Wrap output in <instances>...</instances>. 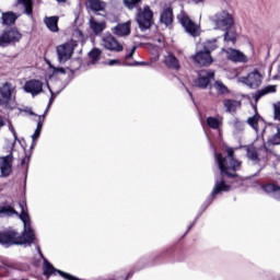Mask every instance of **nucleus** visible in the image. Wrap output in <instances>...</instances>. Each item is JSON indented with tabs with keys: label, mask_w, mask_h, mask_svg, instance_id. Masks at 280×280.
<instances>
[{
	"label": "nucleus",
	"mask_w": 280,
	"mask_h": 280,
	"mask_svg": "<svg viewBox=\"0 0 280 280\" xmlns=\"http://www.w3.org/2000/svg\"><path fill=\"white\" fill-rule=\"evenodd\" d=\"M228 156H223L222 153H215V160L219 165V170L222 176H228V178H237L240 176L237 173L242 167V162L235 159V151L233 148L226 149Z\"/></svg>",
	"instance_id": "f257e3e1"
},
{
	"label": "nucleus",
	"mask_w": 280,
	"mask_h": 280,
	"mask_svg": "<svg viewBox=\"0 0 280 280\" xmlns=\"http://www.w3.org/2000/svg\"><path fill=\"white\" fill-rule=\"evenodd\" d=\"M153 19L154 12H152L150 5H145L143 9H138L136 22L138 23V27L141 30V32H145V30H150V27L154 25Z\"/></svg>",
	"instance_id": "f03ea898"
},
{
	"label": "nucleus",
	"mask_w": 280,
	"mask_h": 280,
	"mask_svg": "<svg viewBox=\"0 0 280 280\" xmlns=\"http://www.w3.org/2000/svg\"><path fill=\"white\" fill-rule=\"evenodd\" d=\"M213 23L217 30H221L222 32H228L235 25V19L229 11H221L213 16Z\"/></svg>",
	"instance_id": "7ed1b4c3"
},
{
	"label": "nucleus",
	"mask_w": 280,
	"mask_h": 280,
	"mask_svg": "<svg viewBox=\"0 0 280 280\" xmlns=\"http://www.w3.org/2000/svg\"><path fill=\"white\" fill-rule=\"evenodd\" d=\"M21 38H23V34L16 27L7 28L0 34V47L16 45V43H21Z\"/></svg>",
	"instance_id": "20e7f679"
},
{
	"label": "nucleus",
	"mask_w": 280,
	"mask_h": 280,
	"mask_svg": "<svg viewBox=\"0 0 280 280\" xmlns=\"http://www.w3.org/2000/svg\"><path fill=\"white\" fill-rule=\"evenodd\" d=\"M75 47H78V44L73 40L57 46V56L61 65L73 58Z\"/></svg>",
	"instance_id": "39448f33"
},
{
	"label": "nucleus",
	"mask_w": 280,
	"mask_h": 280,
	"mask_svg": "<svg viewBox=\"0 0 280 280\" xmlns=\"http://www.w3.org/2000/svg\"><path fill=\"white\" fill-rule=\"evenodd\" d=\"M177 19L180 25L184 27V30H186L187 34H189L194 38H196L197 36H200V32H199L200 26H198V24L191 21V18H189V15L186 12H182L177 16Z\"/></svg>",
	"instance_id": "423d86ee"
},
{
	"label": "nucleus",
	"mask_w": 280,
	"mask_h": 280,
	"mask_svg": "<svg viewBox=\"0 0 280 280\" xmlns=\"http://www.w3.org/2000/svg\"><path fill=\"white\" fill-rule=\"evenodd\" d=\"M16 235L18 231L13 229L0 231V246H4L5 248H10V246H19Z\"/></svg>",
	"instance_id": "0eeeda50"
},
{
	"label": "nucleus",
	"mask_w": 280,
	"mask_h": 280,
	"mask_svg": "<svg viewBox=\"0 0 280 280\" xmlns=\"http://www.w3.org/2000/svg\"><path fill=\"white\" fill-rule=\"evenodd\" d=\"M16 240L18 246H23L25 244H28L31 246V244H34V242H36V234L34 233V229H32V225L24 226L22 233L18 232Z\"/></svg>",
	"instance_id": "6e6552de"
},
{
	"label": "nucleus",
	"mask_w": 280,
	"mask_h": 280,
	"mask_svg": "<svg viewBox=\"0 0 280 280\" xmlns=\"http://www.w3.org/2000/svg\"><path fill=\"white\" fill-rule=\"evenodd\" d=\"M192 60L197 67H210L213 65V57L207 50H199L192 56Z\"/></svg>",
	"instance_id": "1a4fd4ad"
},
{
	"label": "nucleus",
	"mask_w": 280,
	"mask_h": 280,
	"mask_svg": "<svg viewBox=\"0 0 280 280\" xmlns=\"http://www.w3.org/2000/svg\"><path fill=\"white\" fill-rule=\"evenodd\" d=\"M43 81L38 79H32L25 82L24 91L25 93H30L33 97H36V95H40V93H43Z\"/></svg>",
	"instance_id": "9d476101"
},
{
	"label": "nucleus",
	"mask_w": 280,
	"mask_h": 280,
	"mask_svg": "<svg viewBox=\"0 0 280 280\" xmlns=\"http://www.w3.org/2000/svg\"><path fill=\"white\" fill-rule=\"evenodd\" d=\"M211 80H215V72L208 71L206 75L199 74L198 78L194 80V86L197 89H208L211 84Z\"/></svg>",
	"instance_id": "9b49d317"
},
{
	"label": "nucleus",
	"mask_w": 280,
	"mask_h": 280,
	"mask_svg": "<svg viewBox=\"0 0 280 280\" xmlns=\"http://www.w3.org/2000/svg\"><path fill=\"white\" fill-rule=\"evenodd\" d=\"M103 46L109 51H124V46L113 35L103 38Z\"/></svg>",
	"instance_id": "f8f14e48"
},
{
	"label": "nucleus",
	"mask_w": 280,
	"mask_h": 280,
	"mask_svg": "<svg viewBox=\"0 0 280 280\" xmlns=\"http://www.w3.org/2000/svg\"><path fill=\"white\" fill-rule=\"evenodd\" d=\"M160 23L166 27H170L174 24V8L166 7L162 10L160 14Z\"/></svg>",
	"instance_id": "ddd939ff"
},
{
	"label": "nucleus",
	"mask_w": 280,
	"mask_h": 280,
	"mask_svg": "<svg viewBox=\"0 0 280 280\" xmlns=\"http://www.w3.org/2000/svg\"><path fill=\"white\" fill-rule=\"evenodd\" d=\"M225 54L232 62H248V57L237 49L229 48Z\"/></svg>",
	"instance_id": "4468645a"
},
{
	"label": "nucleus",
	"mask_w": 280,
	"mask_h": 280,
	"mask_svg": "<svg viewBox=\"0 0 280 280\" xmlns=\"http://www.w3.org/2000/svg\"><path fill=\"white\" fill-rule=\"evenodd\" d=\"M13 161H14V155L11 150L10 154L2 158V164L0 167L2 176H10V174H12V162Z\"/></svg>",
	"instance_id": "2eb2a0df"
},
{
	"label": "nucleus",
	"mask_w": 280,
	"mask_h": 280,
	"mask_svg": "<svg viewBox=\"0 0 280 280\" xmlns=\"http://www.w3.org/2000/svg\"><path fill=\"white\" fill-rule=\"evenodd\" d=\"M245 84H247V86H250V89H257V86L261 84V73L259 72V70H254L253 72H249L245 79Z\"/></svg>",
	"instance_id": "dca6fc26"
},
{
	"label": "nucleus",
	"mask_w": 280,
	"mask_h": 280,
	"mask_svg": "<svg viewBox=\"0 0 280 280\" xmlns=\"http://www.w3.org/2000/svg\"><path fill=\"white\" fill-rule=\"evenodd\" d=\"M131 25H132L131 21L119 23L114 27V34L116 36H130Z\"/></svg>",
	"instance_id": "f3484780"
},
{
	"label": "nucleus",
	"mask_w": 280,
	"mask_h": 280,
	"mask_svg": "<svg viewBox=\"0 0 280 280\" xmlns=\"http://www.w3.org/2000/svg\"><path fill=\"white\" fill-rule=\"evenodd\" d=\"M163 63L167 69H174L175 71L180 69V61L175 57L174 52H168V55L164 56Z\"/></svg>",
	"instance_id": "a211bd4d"
},
{
	"label": "nucleus",
	"mask_w": 280,
	"mask_h": 280,
	"mask_svg": "<svg viewBox=\"0 0 280 280\" xmlns=\"http://www.w3.org/2000/svg\"><path fill=\"white\" fill-rule=\"evenodd\" d=\"M58 21H60V18H58V15L46 16L44 19L46 27L49 30V32L52 33L60 32V27H58Z\"/></svg>",
	"instance_id": "6ab92c4d"
},
{
	"label": "nucleus",
	"mask_w": 280,
	"mask_h": 280,
	"mask_svg": "<svg viewBox=\"0 0 280 280\" xmlns=\"http://www.w3.org/2000/svg\"><path fill=\"white\" fill-rule=\"evenodd\" d=\"M266 194H272L276 200H280V186L275 183H267L261 186Z\"/></svg>",
	"instance_id": "aec40b11"
},
{
	"label": "nucleus",
	"mask_w": 280,
	"mask_h": 280,
	"mask_svg": "<svg viewBox=\"0 0 280 280\" xmlns=\"http://www.w3.org/2000/svg\"><path fill=\"white\" fill-rule=\"evenodd\" d=\"M222 191H231V185H228L224 179L215 182L211 192V197L215 198L218 194H222Z\"/></svg>",
	"instance_id": "412c9836"
},
{
	"label": "nucleus",
	"mask_w": 280,
	"mask_h": 280,
	"mask_svg": "<svg viewBox=\"0 0 280 280\" xmlns=\"http://www.w3.org/2000/svg\"><path fill=\"white\" fill-rule=\"evenodd\" d=\"M12 93H14V88H12V83L5 82L0 88V95L2 100H7V102H10L12 100Z\"/></svg>",
	"instance_id": "4be33fe9"
},
{
	"label": "nucleus",
	"mask_w": 280,
	"mask_h": 280,
	"mask_svg": "<svg viewBox=\"0 0 280 280\" xmlns=\"http://www.w3.org/2000/svg\"><path fill=\"white\" fill-rule=\"evenodd\" d=\"M270 93H277V85H267L254 93L253 97L255 102H259L260 97H264V95H268Z\"/></svg>",
	"instance_id": "5701e85b"
},
{
	"label": "nucleus",
	"mask_w": 280,
	"mask_h": 280,
	"mask_svg": "<svg viewBox=\"0 0 280 280\" xmlns=\"http://www.w3.org/2000/svg\"><path fill=\"white\" fill-rule=\"evenodd\" d=\"M90 28L96 36L106 30V22H96L95 18L90 19Z\"/></svg>",
	"instance_id": "b1692460"
},
{
	"label": "nucleus",
	"mask_w": 280,
	"mask_h": 280,
	"mask_svg": "<svg viewBox=\"0 0 280 280\" xmlns=\"http://www.w3.org/2000/svg\"><path fill=\"white\" fill-rule=\"evenodd\" d=\"M21 213H20V220H22L24 228L25 226H32V223L30 222V213H27V203L25 201L19 202Z\"/></svg>",
	"instance_id": "393cba45"
},
{
	"label": "nucleus",
	"mask_w": 280,
	"mask_h": 280,
	"mask_svg": "<svg viewBox=\"0 0 280 280\" xmlns=\"http://www.w3.org/2000/svg\"><path fill=\"white\" fill-rule=\"evenodd\" d=\"M2 25H7L10 27V25H14L16 23V20L19 19V15L12 11L3 12L2 13Z\"/></svg>",
	"instance_id": "a878e982"
},
{
	"label": "nucleus",
	"mask_w": 280,
	"mask_h": 280,
	"mask_svg": "<svg viewBox=\"0 0 280 280\" xmlns=\"http://www.w3.org/2000/svg\"><path fill=\"white\" fill-rule=\"evenodd\" d=\"M86 8L92 10V12H104L106 5L101 0H88Z\"/></svg>",
	"instance_id": "bb28decb"
},
{
	"label": "nucleus",
	"mask_w": 280,
	"mask_h": 280,
	"mask_svg": "<svg viewBox=\"0 0 280 280\" xmlns=\"http://www.w3.org/2000/svg\"><path fill=\"white\" fill-rule=\"evenodd\" d=\"M16 5H23L24 12L28 16L34 14V0H16Z\"/></svg>",
	"instance_id": "cd10ccee"
},
{
	"label": "nucleus",
	"mask_w": 280,
	"mask_h": 280,
	"mask_svg": "<svg viewBox=\"0 0 280 280\" xmlns=\"http://www.w3.org/2000/svg\"><path fill=\"white\" fill-rule=\"evenodd\" d=\"M137 49V47H133L130 52L128 55H126L125 59H126V62L125 65L127 67H145V65H148V62L145 61H133V62H130L128 60H130V58H132V56H135V50Z\"/></svg>",
	"instance_id": "c85d7f7f"
},
{
	"label": "nucleus",
	"mask_w": 280,
	"mask_h": 280,
	"mask_svg": "<svg viewBox=\"0 0 280 280\" xmlns=\"http://www.w3.org/2000/svg\"><path fill=\"white\" fill-rule=\"evenodd\" d=\"M210 89H215L218 95H229L231 91L222 81H215Z\"/></svg>",
	"instance_id": "c756f323"
},
{
	"label": "nucleus",
	"mask_w": 280,
	"mask_h": 280,
	"mask_svg": "<svg viewBox=\"0 0 280 280\" xmlns=\"http://www.w3.org/2000/svg\"><path fill=\"white\" fill-rule=\"evenodd\" d=\"M170 257V249H165L153 257L151 266H156V264H163L165 259Z\"/></svg>",
	"instance_id": "7c9ffc66"
},
{
	"label": "nucleus",
	"mask_w": 280,
	"mask_h": 280,
	"mask_svg": "<svg viewBox=\"0 0 280 280\" xmlns=\"http://www.w3.org/2000/svg\"><path fill=\"white\" fill-rule=\"evenodd\" d=\"M89 58L91 60V65H97L102 58V50L100 48H93L89 52Z\"/></svg>",
	"instance_id": "2f4dec72"
},
{
	"label": "nucleus",
	"mask_w": 280,
	"mask_h": 280,
	"mask_svg": "<svg viewBox=\"0 0 280 280\" xmlns=\"http://www.w3.org/2000/svg\"><path fill=\"white\" fill-rule=\"evenodd\" d=\"M238 104H240V102H237L235 100H231V98H225L223 101V105L226 108L228 113H235V110H237Z\"/></svg>",
	"instance_id": "473e14b6"
},
{
	"label": "nucleus",
	"mask_w": 280,
	"mask_h": 280,
	"mask_svg": "<svg viewBox=\"0 0 280 280\" xmlns=\"http://www.w3.org/2000/svg\"><path fill=\"white\" fill-rule=\"evenodd\" d=\"M207 126L209 128H212V130H218L220 128V126H222V120L210 116L207 118Z\"/></svg>",
	"instance_id": "72a5a7b5"
},
{
	"label": "nucleus",
	"mask_w": 280,
	"mask_h": 280,
	"mask_svg": "<svg viewBox=\"0 0 280 280\" xmlns=\"http://www.w3.org/2000/svg\"><path fill=\"white\" fill-rule=\"evenodd\" d=\"M0 215H19V212L12 206L0 207Z\"/></svg>",
	"instance_id": "f704fd0d"
},
{
	"label": "nucleus",
	"mask_w": 280,
	"mask_h": 280,
	"mask_svg": "<svg viewBox=\"0 0 280 280\" xmlns=\"http://www.w3.org/2000/svg\"><path fill=\"white\" fill-rule=\"evenodd\" d=\"M259 119H261V116L256 113L254 116L247 119V124H249L254 130H259Z\"/></svg>",
	"instance_id": "c9c22d12"
},
{
	"label": "nucleus",
	"mask_w": 280,
	"mask_h": 280,
	"mask_svg": "<svg viewBox=\"0 0 280 280\" xmlns=\"http://www.w3.org/2000/svg\"><path fill=\"white\" fill-rule=\"evenodd\" d=\"M218 49L217 40H208L203 44V50L208 51L211 55V51Z\"/></svg>",
	"instance_id": "e433bc0d"
},
{
	"label": "nucleus",
	"mask_w": 280,
	"mask_h": 280,
	"mask_svg": "<svg viewBox=\"0 0 280 280\" xmlns=\"http://www.w3.org/2000/svg\"><path fill=\"white\" fill-rule=\"evenodd\" d=\"M122 3L128 10H135V8L141 3V0H122Z\"/></svg>",
	"instance_id": "4c0bfd02"
},
{
	"label": "nucleus",
	"mask_w": 280,
	"mask_h": 280,
	"mask_svg": "<svg viewBox=\"0 0 280 280\" xmlns=\"http://www.w3.org/2000/svg\"><path fill=\"white\" fill-rule=\"evenodd\" d=\"M45 117H47V109L44 112L43 115L38 116L37 127L35 130H38L39 132H43V126L45 124Z\"/></svg>",
	"instance_id": "58836bf2"
},
{
	"label": "nucleus",
	"mask_w": 280,
	"mask_h": 280,
	"mask_svg": "<svg viewBox=\"0 0 280 280\" xmlns=\"http://www.w3.org/2000/svg\"><path fill=\"white\" fill-rule=\"evenodd\" d=\"M224 40L226 43H235L237 40V36H235L234 32L225 31V33H224Z\"/></svg>",
	"instance_id": "ea45409f"
},
{
	"label": "nucleus",
	"mask_w": 280,
	"mask_h": 280,
	"mask_svg": "<svg viewBox=\"0 0 280 280\" xmlns=\"http://www.w3.org/2000/svg\"><path fill=\"white\" fill-rule=\"evenodd\" d=\"M247 158L250 159V161H259V153H257L256 149H248Z\"/></svg>",
	"instance_id": "a19ab883"
},
{
	"label": "nucleus",
	"mask_w": 280,
	"mask_h": 280,
	"mask_svg": "<svg viewBox=\"0 0 280 280\" xmlns=\"http://www.w3.org/2000/svg\"><path fill=\"white\" fill-rule=\"evenodd\" d=\"M273 119L280 121V102L273 104Z\"/></svg>",
	"instance_id": "79ce46f5"
},
{
	"label": "nucleus",
	"mask_w": 280,
	"mask_h": 280,
	"mask_svg": "<svg viewBox=\"0 0 280 280\" xmlns=\"http://www.w3.org/2000/svg\"><path fill=\"white\" fill-rule=\"evenodd\" d=\"M270 143L272 145H280V127H278L277 132L272 136Z\"/></svg>",
	"instance_id": "37998d69"
},
{
	"label": "nucleus",
	"mask_w": 280,
	"mask_h": 280,
	"mask_svg": "<svg viewBox=\"0 0 280 280\" xmlns=\"http://www.w3.org/2000/svg\"><path fill=\"white\" fill-rule=\"evenodd\" d=\"M51 69H52L54 75H58V73H62V74L67 73V70L65 68H57L51 66Z\"/></svg>",
	"instance_id": "c03bdc74"
},
{
	"label": "nucleus",
	"mask_w": 280,
	"mask_h": 280,
	"mask_svg": "<svg viewBox=\"0 0 280 280\" xmlns=\"http://www.w3.org/2000/svg\"><path fill=\"white\" fill-rule=\"evenodd\" d=\"M105 65L113 67L115 65H121V61H119L118 59H110L109 61L105 62Z\"/></svg>",
	"instance_id": "a18cd8bd"
},
{
	"label": "nucleus",
	"mask_w": 280,
	"mask_h": 280,
	"mask_svg": "<svg viewBox=\"0 0 280 280\" xmlns=\"http://www.w3.org/2000/svg\"><path fill=\"white\" fill-rule=\"evenodd\" d=\"M21 165H22V167L25 166V165H26V167H28V165H30V156L25 155V158L22 159V161H21Z\"/></svg>",
	"instance_id": "49530a36"
},
{
	"label": "nucleus",
	"mask_w": 280,
	"mask_h": 280,
	"mask_svg": "<svg viewBox=\"0 0 280 280\" xmlns=\"http://www.w3.org/2000/svg\"><path fill=\"white\" fill-rule=\"evenodd\" d=\"M38 137H40V131L35 129V132L32 136L33 141H36V139H38Z\"/></svg>",
	"instance_id": "de8ad7c7"
},
{
	"label": "nucleus",
	"mask_w": 280,
	"mask_h": 280,
	"mask_svg": "<svg viewBox=\"0 0 280 280\" xmlns=\"http://www.w3.org/2000/svg\"><path fill=\"white\" fill-rule=\"evenodd\" d=\"M5 126V120L3 119V116H0V130Z\"/></svg>",
	"instance_id": "09e8293b"
},
{
	"label": "nucleus",
	"mask_w": 280,
	"mask_h": 280,
	"mask_svg": "<svg viewBox=\"0 0 280 280\" xmlns=\"http://www.w3.org/2000/svg\"><path fill=\"white\" fill-rule=\"evenodd\" d=\"M51 104H54V96H51V97L49 98L48 107H47L46 110H49V107L51 106Z\"/></svg>",
	"instance_id": "8fccbe9b"
},
{
	"label": "nucleus",
	"mask_w": 280,
	"mask_h": 280,
	"mask_svg": "<svg viewBox=\"0 0 280 280\" xmlns=\"http://www.w3.org/2000/svg\"><path fill=\"white\" fill-rule=\"evenodd\" d=\"M58 3H67V0H56Z\"/></svg>",
	"instance_id": "3c124183"
},
{
	"label": "nucleus",
	"mask_w": 280,
	"mask_h": 280,
	"mask_svg": "<svg viewBox=\"0 0 280 280\" xmlns=\"http://www.w3.org/2000/svg\"><path fill=\"white\" fill-rule=\"evenodd\" d=\"M130 277H132V273H128L126 280L130 279Z\"/></svg>",
	"instance_id": "603ef678"
},
{
	"label": "nucleus",
	"mask_w": 280,
	"mask_h": 280,
	"mask_svg": "<svg viewBox=\"0 0 280 280\" xmlns=\"http://www.w3.org/2000/svg\"><path fill=\"white\" fill-rule=\"evenodd\" d=\"M0 106H3V98L0 97Z\"/></svg>",
	"instance_id": "864d4df0"
},
{
	"label": "nucleus",
	"mask_w": 280,
	"mask_h": 280,
	"mask_svg": "<svg viewBox=\"0 0 280 280\" xmlns=\"http://www.w3.org/2000/svg\"><path fill=\"white\" fill-rule=\"evenodd\" d=\"M13 135H14V137H15V139H16V131L13 130Z\"/></svg>",
	"instance_id": "5fc2aeb1"
},
{
	"label": "nucleus",
	"mask_w": 280,
	"mask_h": 280,
	"mask_svg": "<svg viewBox=\"0 0 280 280\" xmlns=\"http://www.w3.org/2000/svg\"><path fill=\"white\" fill-rule=\"evenodd\" d=\"M32 115H36V114L32 113Z\"/></svg>",
	"instance_id": "6e6d98bb"
}]
</instances>
